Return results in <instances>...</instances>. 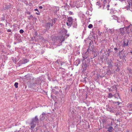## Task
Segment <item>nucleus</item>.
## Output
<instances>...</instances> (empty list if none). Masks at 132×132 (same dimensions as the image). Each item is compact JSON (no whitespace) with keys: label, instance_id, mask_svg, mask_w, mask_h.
Here are the masks:
<instances>
[{"label":"nucleus","instance_id":"nucleus-27","mask_svg":"<svg viewBox=\"0 0 132 132\" xmlns=\"http://www.w3.org/2000/svg\"><path fill=\"white\" fill-rule=\"evenodd\" d=\"M33 18V16L32 15H31L28 17V19L29 20L31 19L32 18Z\"/></svg>","mask_w":132,"mask_h":132},{"label":"nucleus","instance_id":"nucleus-22","mask_svg":"<svg viewBox=\"0 0 132 132\" xmlns=\"http://www.w3.org/2000/svg\"><path fill=\"white\" fill-rule=\"evenodd\" d=\"M89 48V50L90 51H92V52H96V51H94L93 49V47L92 46L91 47V48H90V47Z\"/></svg>","mask_w":132,"mask_h":132},{"label":"nucleus","instance_id":"nucleus-44","mask_svg":"<svg viewBox=\"0 0 132 132\" xmlns=\"http://www.w3.org/2000/svg\"><path fill=\"white\" fill-rule=\"evenodd\" d=\"M46 132H47V131H46Z\"/></svg>","mask_w":132,"mask_h":132},{"label":"nucleus","instance_id":"nucleus-38","mask_svg":"<svg viewBox=\"0 0 132 132\" xmlns=\"http://www.w3.org/2000/svg\"><path fill=\"white\" fill-rule=\"evenodd\" d=\"M121 32L122 33V34H123V32H122V31H121Z\"/></svg>","mask_w":132,"mask_h":132},{"label":"nucleus","instance_id":"nucleus-37","mask_svg":"<svg viewBox=\"0 0 132 132\" xmlns=\"http://www.w3.org/2000/svg\"><path fill=\"white\" fill-rule=\"evenodd\" d=\"M120 29H122V30H123V28H120Z\"/></svg>","mask_w":132,"mask_h":132},{"label":"nucleus","instance_id":"nucleus-36","mask_svg":"<svg viewBox=\"0 0 132 132\" xmlns=\"http://www.w3.org/2000/svg\"><path fill=\"white\" fill-rule=\"evenodd\" d=\"M89 51V49H88L87 50V52H88V51ZM88 52H89V51Z\"/></svg>","mask_w":132,"mask_h":132},{"label":"nucleus","instance_id":"nucleus-10","mask_svg":"<svg viewBox=\"0 0 132 132\" xmlns=\"http://www.w3.org/2000/svg\"><path fill=\"white\" fill-rule=\"evenodd\" d=\"M80 59H77L75 62L74 64L75 65L78 66L79 64L80 63Z\"/></svg>","mask_w":132,"mask_h":132},{"label":"nucleus","instance_id":"nucleus-42","mask_svg":"<svg viewBox=\"0 0 132 132\" xmlns=\"http://www.w3.org/2000/svg\"><path fill=\"white\" fill-rule=\"evenodd\" d=\"M121 22L122 23V21H121Z\"/></svg>","mask_w":132,"mask_h":132},{"label":"nucleus","instance_id":"nucleus-18","mask_svg":"<svg viewBox=\"0 0 132 132\" xmlns=\"http://www.w3.org/2000/svg\"><path fill=\"white\" fill-rule=\"evenodd\" d=\"M108 96L109 98H111L113 96V95L112 94L110 93L108 94Z\"/></svg>","mask_w":132,"mask_h":132},{"label":"nucleus","instance_id":"nucleus-24","mask_svg":"<svg viewBox=\"0 0 132 132\" xmlns=\"http://www.w3.org/2000/svg\"><path fill=\"white\" fill-rule=\"evenodd\" d=\"M93 27V25L91 24H89L88 26V28H89L91 29Z\"/></svg>","mask_w":132,"mask_h":132},{"label":"nucleus","instance_id":"nucleus-40","mask_svg":"<svg viewBox=\"0 0 132 132\" xmlns=\"http://www.w3.org/2000/svg\"><path fill=\"white\" fill-rule=\"evenodd\" d=\"M131 92H132V89H131Z\"/></svg>","mask_w":132,"mask_h":132},{"label":"nucleus","instance_id":"nucleus-15","mask_svg":"<svg viewBox=\"0 0 132 132\" xmlns=\"http://www.w3.org/2000/svg\"><path fill=\"white\" fill-rule=\"evenodd\" d=\"M45 114V113H44V112H43V113L42 114V115H40V117H41V116L42 117V118H40V119H41V120L44 119L45 118L44 115Z\"/></svg>","mask_w":132,"mask_h":132},{"label":"nucleus","instance_id":"nucleus-9","mask_svg":"<svg viewBox=\"0 0 132 132\" xmlns=\"http://www.w3.org/2000/svg\"><path fill=\"white\" fill-rule=\"evenodd\" d=\"M128 40H124L123 42V47H125L127 46L128 45Z\"/></svg>","mask_w":132,"mask_h":132},{"label":"nucleus","instance_id":"nucleus-8","mask_svg":"<svg viewBox=\"0 0 132 132\" xmlns=\"http://www.w3.org/2000/svg\"><path fill=\"white\" fill-rule=\"evenodd\" d=\"M76 20L77 19H75L74 21H73V22L72 24L73 25V27L74 28H76L77 27V24Z\"/></svg>","mask_w":132,"mask_h":132},{"label":"nucleus","instance_id":"nucleus-28","mask_svg":"<svg viewBox=\"0 0 132 132\" xmlns=\"http://www.w3.org/2000/svg\"><path fill=\"white\" fill-rule=\"evenodd\" d=\"M20 33L22 34L24 32L23 30L22 29H21L20 30Z\"/></svg>","mask_w":132,"mask_h":132},{"label":"nucleus","instance_id":"nucleus-34","mask_svg":"<svg viewBox=\"0 0 132 132\" xmlns=\"http://www.w3.org/2000/svg\"><path fill=\"white\" fill-rule=\"evenodd\" d=\"M113 10H111V12H110V13H112L113 12Z\"/></svg>","mask_w":132,"mask_h":132},{"label":"nucleus","instance_id":"nucleus-19","mask_svg":"<svg viewBox=\"0 0 132 132\" xmlns=\"http://www.w3.org/2000/svg\"><path fill=\"white\" fill-rule=\"evenodd\" d=\"M59 7H58L56 6L55 8V13H56L57 11H59Z\"/></svg>","mask_w":132,"mask_h":132},{"label":"nucleus","instance_id":"nucleus-35","mask_svg":"<svg viewBox=\"0 0 132 132\" xmlns=\"http://www.w3.org/2000/svg\"><path fill=\"white\" fill-rule=\"evenodd\" d=\"M27 13L28 14H30V12H27Z\"/></svg>","mask_w":132,"mask_h":132},{"label":"nucleus","instance_id":"nucleus-1","mask_svg":"<svg viewBox=\"0 0 132 132\" xmlns=\"http://www.w3.org/2000/svg\"><path fill=\"white\" fill-rule=\"evenodd\" d=\"M60 32L62 34V36L60 37L57 40V42L61 43L64 41L65 38L68 37L69 35L67 34V30L64 29H62V30L60 31Z\"/></svg>","mask_w":132,"mask_h":132},{"label":"nucleus","instance_id":"nucleus-3","mask_svg":"<svg viewBox=\"0 0 132 132\" xmlns=\"http://www.w3.org/2000/svg\"><path fill=\"white\" fill-rule=\"evenodd\" d=\"M127 2L128 5L125 7V8L127 10L129 9L130 10L132 11V0H127Z\"/></svg>","mask_w":132,"mask_h":132},{"label":"nucleus","instance_id":"nucleus-4","mask_svg":"<svg viewBox=\"0 0 132 132\" xmlns=\"http://www.w3.org/2000/svg\"><path fill=\"white\" fill-rule=\"evenodd\" d=\"M74 19H73L71 17H69L67 18V24L68 26H70L72 24Z\"/></svg>","mask_w":132,"mask_h":132},{"label":"nucleus","instance_id":"nucleus-5","mask_svg":"<svg viewBox=\"0 0 132 132\" xmlns=\"http://www.w3.org/2000/svg\"><path fill=\"white\" fill-rule=\"evenodd\" d=\"M111 125L113 127H114V128L116 129L117 128V125L115 123V121H116V120H114L113 119H111Z\"/></svg>","mask_w":132,"mask_h":132},{"label":"nucleus","instance_id":"nucleus-16","mask_svg":"<svg viewBox=\"0 0 132 132\" xmlns=\"http://www.w3.org/2000/svg\"><path fill=\"white\" fill-rule=\"evenodd\" d=\"M123 23L124 24V25H126L128 23V21L127 20H124L123 22Z\"/></svg>","mask_w":132,"mask_h":132},{"label":"nucleus","instance_id":"nucleus-11","mask_svg":"<svg viewBox=\"0 0 132 132\" xmlns=\"http://www.w3.org/2000/svg\"><path fill=\"white\" fill-rule=\"evenodd\" d=\"M114 130L113 128L111 126L109 127L108 129V130L106 132H112Z\"/></svg>","mask_w":132,"mask_h":132},{"label":"nucleus","instance_id":"nucleus-39","mask_svg":"<svg viewBox=\"0 0 132 132\" xmlns=\"http://www.w3.org/2000/svg\"><path fill=\"white\" fill-rule=\"evenodd\" d=\"M117 22H118L119 23L120 22H119L118 20L117 21Z\"/></svg>","mask_w":132,"mask_h":132},{"label":"nucleus","instance_id":"nucleus-6","mask_svg":"<svg viewBox=\"0 0 132 132\" xmlns=\"http://www.w3.org/2000/svg\"><path fill=\"white\" fill-rule=\"evenodd\" d=\"M125 29L126 30V32L127 33L129 34L130 32L129 31V29H130V31L132 32V25L130 24L128 26L126 27H125Z\"/></svg>","mask_w":132,"mask_h":132},{"label":"nucleus","instance_id":"nucleus-21","mask_svg":"<svg viewBox=\"0 0 132 132\" xmlns=\"http://www.w3.org/2000/svg\"><path fill=\"white\" fill-rule=\"evenodd\" d=\"M23 63H27L28 61V60L27 59H24L23 60Z\"/></svg>","mask_w":132,"mask_h":132},{"label":"nucleus","instance_id":"nucleus-26","mask_svg":"<svg viewBox=\"0 0 132 132\" xmlns=\"http://www.w3.org/2000/svg\"><path fill=\"white\" fill-rule=\"evenodd\" d=\"M37 33L36 32H35L34 35V37L35 38L36 37V36L37 35Z\"/></svg>","mask_w":132,"mask_h":132},{"label":"nucleus","instance_id":"nucleus-31","mask_svg":"<svg viewBox=\"0 0 132 132\" xmlns=\"http://www.w3.org/2000/svg\"><path fill=\"white\" fill-rule=\"evenodd\" d=\"M114 49L115 51H117L118 50V48L116 47L114 48Z\"/></svg>","mask_w":132,"mask_h":132},{"label":"nucleus","instance_id":"nucleus-23","mask_svg":"<svg viewBox=\"0 0 132 132\" xmlns=\"http://www.w3.org/2000/svg\"><path fill=\"white\" fill-rule=\"evenodd\" d=\"M18 82H15L14 84V86L16 88L18 87Z\"/></svg>","mask_w":132,"mask_h":132},{"label":"nucleus","instance_id":"nucleus-2","mask_svg":"<svg viewBox=\"0 0 132 132\" xmlns=\"http://www.w3.org/2000/svg\"><path fill=\"white\" fill-rule=\"evenodd\" d=\"M38 122V120L37 118V116H36L35 118L32 119V122L30 125L31 126V129H33L36 125V123L37 124Z\"/></svg>","mask_w":132,"mask_h":132},{"label":"nucleus","instance_id":"nucleus-32","mask_svg":"<svg viewBox=\"0 0 132 132\" xmlns=\"http://www.w3.org/2000/svg\"><path fill=\"white\" fill-rule=\"evenodd\" d=\"M34 11H37L38 12V9H34Z\"/></svg>","mask_w":132,"mask_h":132},{"label":"nucleus","instance_id":"nucleus-17","mask_svg":"<svg viewBox=\"0 0 132 132\" xmlns=\"http://www.w3.org/2000/svg\"><path fill=\"white\" fill-rule=\"evenodd\" d=\"M113 96H114L115 98H117L119 96V94L118 93L114 94L113 95Z\"/></svg>","mask_w":132,"mask_h":132},{"label":"nucleus","instance_id":"nucleus-25","mask_svg":"<svg viewBox=\"0 0 132 132\" xmlns=\"http://www.w3.org/2000/svg\"><path fill=\"white\" fill-rule=\"evenodd\" d=\"M112 17H113V19H114L116 20L117 19V17L115 16L114 15H113V16H112Z\"/></svg>","mask_w":132,"mask_h":132},{"label":"nucleus","instance_id":"nucleus-30","mask_svg":"<svg viewBox=\"0 0 132 132\" xmlns=\"http://www.w3.org/2000/svg\"><path fill=\"white\" fill-rule=\"evenodd\" d=\"M36 14L37 15H39L40 14V13L38 12H36Z\"/></svg>","mask_w":132,"mask_h":132},{"label":"nucleus","instance_id":"nucleus-43","mask_svg":"<svg viewBox=\"0 0 132 132\" xmlns=\"http://www.w3.org/2000/svg\"><path fill=\"white\" fill-rule=\"evenodd\" d=\"M112 101L113 102V101Z\"/></svg>","mask_w":132,"mask_h":132},{"label":"nucleus","instance_id":"nucleus-41","mask_svg":"<svg viewBox=\"0 0 132 132\" xmlns=\"http://www.w3.org/2000/svg\"><path fill=\"white\" fill-rule=\"evenodd\" d=\"M131 53H132V52H131Z\"/></svg>","mask_w":132,"mask_h":132},{"label":"nucleus","instance_id":"nucleus-20","mask_svg":"<svg viewBox=\"0 0 132 132\" xmlns=\"http://www.w3.org/2000/svg\"><path fill=\"white\" fill-rule=\"evenodd\" d=\"M96 4L97 5L99 6L98 7V8H99L100 7H101V4H100V2H96Z\"/></svg>","mask_w":132,"mask_h":132},{"label":"nucleus","instance_id":"nucleus-12","mask_svg":"<svg viewBox=\"0 0 132 132\" xmlns=\"http://www.w3.org/2000/svg\"><path fill=\"white\" fill-rule=\"evenodd\" d=\"M128 109L130 111H132V104H129L127 105Z\"/></svg>","mask_w":132,"mask_h":132},{"label":"nucleus","instance_id":"nucleus-45","mask_svg":"<svg viewBox=\"0 0 132 132\" xmlns=\"http://www.w3.org/2000/svg\"><path fill=\"white\" fill-rule=\"evenodd\" d=\"M18 132H20L18 131Z\"/></svg>","mask_w":132,"mask_h":132},{"label":"nucleus","instance_id":"nucleus-14","mask_svg":"<svg viewBox=\"0 0 132 132\" xmlns=\"http://www.w3.org/2000/svg\"><path fill=\"white\" fill-rule=\"evenodd\" d=\"M56 20V19H54L52 20V23L51 24V26H52L55 23V21Z\"/></svg>","mask_w":132,"mask_h":132},{"label":"nucleus","instance_id":"nucleus-13","mask_svg":"<svg viewBox=\"0 0 132 132\" xmlns=\"http://www.w3.org/2000/svg\"><path fill=\"white\" fill-rule=\"evenodd\" d=\"M51 26V24L50 23H46V28L47 29H49L50 27V26Z\"/></svg>","mask_w":132,"mask_h":132},{"label":"nucleus","instance_id":"nucleus-7","mask_svg":"<svg viewBox=\"0 0 132 132\" xmlns=\"http://www.w3.org/2000/svg\"><path fill=\"white\" fill-rule=\"evenodd\" d=\"M58 88L57 87L55 86L54 87V88L52 89V92L56 95L58 93Z\"/></svg>","mask_w":132,"mask_h":132},{"label":"nucleus","instance_id":"nucleus-29","mask_svg":"<svg viewBox=\"0 0 132 132\" xmlns=\"http://www.w3.org/2000/svg\"><path fill=\"white\" fill-rule=\"evenodd\" d=\"M11 29H9L7 30V32H11Z\"/></svg>","mask_w":132,"mask_h":132},{"label":"nucleus","instance_id":"nucleus-33","mask_svg":"<svg viewBox=\"0 0 132 132\" xmlns=\"http://www.w3.org/2000/svg\"><path fill=\"white\" fill-rule=\"evenodd\" d=\"M39 8L40 9H42L43 8V7L42 6H40L39 7Z\"/></svg>","mask_w":132,"mask_h":132}]
</instances>
